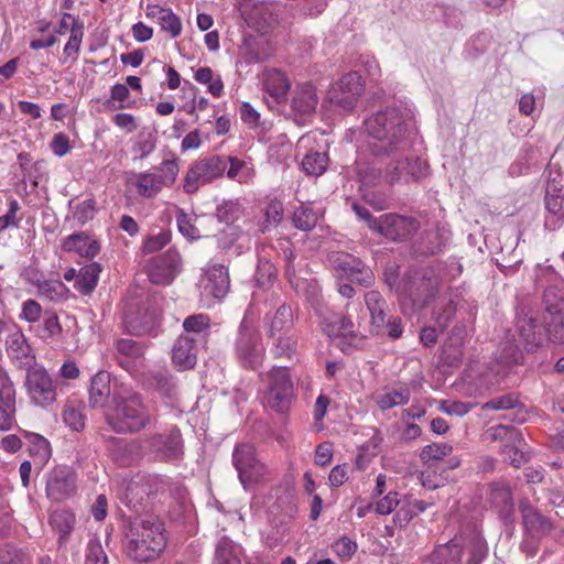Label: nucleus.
<instances>
[{
  "label": "nucleus",
  "instance_id": "nucleus-1",
  "mask_svg": "<svg viewBox=\"0 0 564 564\" xmlns=\"http://www.w3.org/2000/svg\"><path fill=\"white\" fill-rule=\"evenodd\" d=\"M411 117L405 108L389 106L365 120L367 133L376 141L369 143L371 155H393L399 149H408L406 131Z\"/></svg>",
  "mask_w": 564,
  "mask_h": 564
},
{
  "label": "nucleus",
  "instance_id": "nucleus-2",
  "mask_svg": "<svg viewBox=\"0 0 564 564\" xmlns=\"http://www.w3.org/2000/svg\"><path fill=\"white\" fill-rule=\"evenodd\" d=\"M166 545L163 523L152 514L133 518L126 531L127 556L140 563L155 560Z\"/></svg>",
  "mask_w": 564,
  "mask_h": 564
},
{
  "label": "nucleus",
  "instance_id": "nucleus-3",
  "mask_svg": "<svg viewBox=\"0 0 564 564\" xmlns=\"http://www.w3.org/2000/svg\"><path fill=\"white\" fill-rule=\"evenodd\" d=\"M107 424L116 433H138L153 421V415L141 395L128 389L113 391V398L105 412Z\"/></svg>",
  "mask_w": 564,
  "mask_h": 564
},
{
  "label": "nucleus",
  "instance_id": "nucleus-4",
  "mask_svg": "<svg viewBox=\"0 0 564 564\" xmlns=\"http://www.w3.org/2000/svg\"><path fill=\"white\" fill-rule=\"evenodd\" d=\"M488 552L485 540L477 533L455 536L426 556L425 564H480Z\"/></svg>",
  "mask_w": 564,
  "mask_h": 564
},
{
  "label": "nucleus",
  "instance_id": "nucleus-5",
  "mask_svg": "<svg viewBox=\"0 0 564 564\" xmlns=\"http://www.w3.org/2000/svg\"><path fill=\"white\" fill-rule=\"evenodd\" d=\"M406 149H399L393 155H372L384 166L383 180L389 185L420 182L429 174V164L417 156L405 155Z\"/></svg>",
  "mask_w": 564,
  "mask_h": 564
},
{
  "label": "nucleus",
  "instance_id": "nucleus-6",
  "mask_svg": "<svg viewBox=\"0 0 564 564\" xmlns=\"http://www.w3.org/2000/svg\"><path fill=\"white\" fill-rule=\"evenodd\" d=\"M232 464L238 473L240 484L247 491L264 486L270 479L271 471L258 457L252 444L236 445L232 452Z\"/></svg>",
  "mask_w": 564,
  "mask_h": 564
},
{
  "label": "nucleus",
  "instance_id": "nucleus-7",
  "mask_svg": "<svg viewBox=\"0 0 564 564\" xmlns=\"http://www.w3.org/2000/svg\"><path fill=\"white\" fill-rule=\"evenodd\" d=\"M441 276L433 268H422L406 274L399 293L412 302L413 307L424 308L440 291Z\"/></svg>",
  "mask_w": 564,
  "mask_h": 564
},
{
  "label": "nucleus",
  "instance_id": "nucleus-8",
  "mask_svg": "<svg viewBox=\"0 0 564 564\" xmlns=\"http://www.w3.org/2000/svg\"><path fill=\"white\" fill-rule=\"evenodd\" d=\"M235 354L242 367L252 370L259 368L264 359L265 348L262 345L260 333L245 321L239 326Z\"/></svg>",
  "mask_w": 564,
  "mask_h": 564
},
{
  "label": "nucleus",
  "instance_id": "nucleus-9",
  "mask_svg": "<svg viewBox=\"0 0 564 564\" xmlns=\"http://www.w3.org/2000/svg\"><path fill=\"white\" fill-rule=\"evenodd\" d=\"M268 383L264 401L268 406L276 412H284L294 393L290 370L286 367H274L264 379Z\"/></svg>",
  "mask_w": 564,
  "mask_h": 564
},
{
  "label": "nucleus",
  "instance_id": "nucleus-10",
  "mask_svg": "<svg viewBox=\"0 0 564 564\" xmlns=\"http://www.w3.org/2000/svg\"><path fill=\"white\" fill-rule=\"evenodd\" d=\"M147 453L153 460L171 463L184 455L183 438L180 429L173 426L163 433H155L144 440Z\"/></svg>",
  "mask_w": 564,
  "mask_h": 564
},
{
  "label": "nucleus",
  "instance_id": "nucleus-11",
  "mask_svg": "<svg viewBox=\"0 0 564 564\" xmlns=\"http://www.w3.org/2000/svg\"><path fill=\"white\" fill-rule=\"evenodd\" d=\"M24 388L31 402L36 406L47 408L56 401V384L46 369L39 364L26 369Z\"/></svg>",
  "mask_w": 564,
  "mask_h": 564
},
{
  "label": "nucleus",
  "instance_id": "nucleus-12",
  "mask_svg": "<svg viewBox=\"0 0 564 564\" xmlns=\"http://www.w3.org/2000/svg\"><path fill=\"white\" fill-rule=\"evenodd\" d=\"M227 170L225 156L212 155L194 163L186 173L183 188L187 194L198 191L200 185L221 177Z\"/></svg>",
  "mask_w": 564,
  "mask_h": 564
},
{
  "label": "nucleus",
  "instance_id": "nucleus-13",
  "mask_svg": "<svg viewBox=\"0 0 564 564\" xmlns=\"http://www.w3.org/2000/svg\"><path fill=\"white\" fill-rule=\"evenodd\" d=\"M543 330L546 344H564V300L557 296L556 290L550 288L543 295Z\"/></svg>",
  "mask_w": 564,
  "mask_h": 564
},
{
  "label": "nucleus",
  "instance_id": "nucleus-14",
  "mask_svg": "<svg viewBox=\"0 0 564 564\" xmlns=\"http://www.w3.org/2000/svg\"><path fill=\"white\" fill-rule=\"evenodd\" d=\"M279 6L267 1H247L242 15L249 28L262 34L269 33L279 24Z\"/></svg>",
  "mask_w": 564,
  "mask_h": 564
},
{
  "label": "nucleus",
  "instance_id": "nucleus-15",
  "mask_svg": "<svg viewBox=\"0 0 564 564\" xmlns=\"http://www.w3.org/2000/svg\"><path fill=\"white\" fill-rule=\"evenodd\" d=\"M516 328L528 351L546 345L543 319L540 322L536 313L531 308L523 306L518 311L516 315Z\"/></svg>",
  "mask_w": 564,
  "mask_h": 564
},
{
  "label": "nucleus",
  "instance_id": "nucleus-16",
  "mask_svg": "<svg viewBox=\"0 0 564 564\" xmlns=\"http://www.w3.org/2000/svg\"><path fill=\"white\" fill-rule=\"evenodd\" d=\"M154 490V478L151 475L137 474L121 481L118 498L128 508L138 510Z\"/></svg>",
  "mask_w": 564,
  "mask_h": 564
},
{
  "label": "nucleus",
  "instance_id": "nucleus-17",
  "mask_svg": "<svg viewBox=\"0 0 564 564\" xmlns=\"http://www.w3.org/2000/svg\"><path fill=\"white\" fill-rule=\"evenodd\" d=\"M492 441H503L502 455L511 465L519 467L525 462V455L521 449L523 443L522 435L519 430L509 425H497L488 431Z\"/></svg>",
  "mask_w": 564,
  "mask_h": 564
},
{
  "label": "nucleus",
  "instance_id": "nucleus-18",
  "mask_svg": "<svg viewBox=\"0 0 564 564\" xmlns=\"http://www.w3.org/2000/svg\"><path fill=\"white\" fill-rule=\"evenodd\" d=\"M420 229V223L409 216L399 214H384L379 218L376 232L392 241L404 240L412 237Z\"/></svg>",
  "mask_w": 564,
  "mask_h": 564
},
{
  "label": "nucleus",
  "instance_id": "nucleus-19",
  "mask_svg": "<svg viewBox=\"0 0 564 564\" xmlns=\"http://www.w3.org/2000/svg\"><path fill=\"white\" fill-rule=\"evenodd\" d=\"M181 257L175 249H169L152 258L147 265V274L153 284H170L180 270Z\"/></svg>",
  "mask_w": 564,
  "mask_h": 564
},
{
  "label": "nucleus",
  "instance_id": "nucleus-20",
  "mask_svg": "<svg viewBox=\"0 0 564 564\" xmlns=\"http://www.w3.org/2000/svg\"><path fill=\"white\" fill-rule=\"evenodd\" d=\"M364 90L361 77L356 72H349L341 76L336 86L329 91V100L346 109L351 110L355 108L357 98Z\"/></svg>",
  "mask_w": 564,
  "mask_h": 564
},
{
  "label": "nucleus",
  "instance_id": "nucleus-21",
  "mask_svg": "<svg viewBox=\"0 0 564 564\" xmlns=\"http://www.w3.org/2000/svg\"><path fill=\"white\" fill-rule=\"evenodd\" d=\"M46 496L53 501L69 498L76 490V475L66 466H57L51 470L46 479Z\"/></svg>",
  "mask_w": 564,
  "mask_h": 564
},
{
  "label": "nucleus",
  "instance_id": "nucleus-22",
  "mask_svg": "<svg viewBox=\"0 0 564 564\" xmlns=\"http://www.w3.org/2000/svg\"><path fill=\"white\" fill-rule=\"evenodd\" d=\"M6 349L9 358L17 368L26 370L36 365L35 355L20 329H14L8 335Z\"/></svg>",
  "mask_w": 564,
  "mask_h": 564
},
{
  "label": "nucleus",
  "instance_id": "nucleus-23",
  "mask_svg": "<svg viewBox=\"0 0 564 564\" xmlns=\"http://www.w3.org/2000/svg\"><path fill=\"white\" fill-rule=\"evenodd\" d=\"M230 288L228 269L223 264L210 265L200 280L202 294L221 300Z\"/></svg>",
  "mask_w": 564,
  "mask_h": 564
},
{
  "label": "nucleus",
  "instance_id": "nucleus-24",
  "mask_svg": "<svg viewBox=\"0 0 564 564\" xmlns=\"http://www.w3.org/2000/svg\"><path fill=\"white\" fill-rule=\"evenodd\" d=\"M156 317V310L148 303L143 305L142 311L139 304H129L124 312L126 327L138 336L151 330Z\"/></svg>",
  "mask_w": 564,
  "mask_h": 564
},
{
  "label": "nucleus",
  "instance_id": "nucleus-25",
  "mask_svg": "<svg viewBox=\"0 0 564 564\" xmlns=\"http://www.w3.org/2000/svg\"><path fill=\"white\" fill-rule=\"evenodd\" d=\"M109 441L112 442L111 457L121 467L140 462L144 455L143 444L139 440L124 441L110 437Z\"/></svg>",
  "mask_w": 564,
  "mask_h": 564
},
{
  "label": "nucleus",
  "instance_id": "nucleus-26",
  "mask_svg": "<svg viewBox=\"0 0 564 564\" xmlns=\"http://www.w3.org/2000/svg\"><path fill=\"white\" fill-rule=\"evenodd\" d=\"M263 325L267 337L291 333L294 325V312L291 305L282 303L273 314H265Z\"/></svg>",
  "mask_w": 564,
  "mask_h": 564
},
{
  "label": "nucleus",
  "instance_id": "nucleus-27",
  "mask_svg": "<svg viewBox=\"0 0 564 564\" xmlns=\"http://www.w3.org/2000/svg\"><path fill=\"white\" fill-rule=\"evenodd\" d=\"M549 215L545 217V228L556 230L564 223V197L554 184H549L544 197Z\"/></svg>",
  "mask_w": 564,
  "mask_h": 564
},
{
  "label": "nucleus",
  "instance_id": "nucleus-28",
  "mask_svg": "<svg viewBox=\"0 0 564 564\" xmlns=\"http://www.w3.org/2000/svg\"><path fill=\"white\" fill-rule=\"evenodd\" d=\"M172 360L182 370L192 369L197 361L195 341L187 335L180 336L172 349Z\"/></svg>",
  "mask_w": 564,
  "mask_h": 564
},
{
  "label": "nucleus",
  "instance_id": "nucleus-29",
  "mask_svg": "<svg viewBox=\"0 0 564 564\" xmlns=\"http://www.w3.org/2000/svg\"><path fill=\"white\" fill-rule=\"evenodd\" d=\"M111 376L108 371H98L90 380L89 404L91 408H104L113 391L110 386Z\"/></svg>",
  "mask_w": 564,
  "mask_h": 564
},
{
  "label": "nucleus",
  "instance_id": "nucleus-30",
  "mask_svg": "<svg viewBox=\"0 0 564 564\" xmlns=\"http://www.w3.org/2000/svg\"><path fill=\"white\" fill-rule=\"evenodd\" d=\"M62 247L67 252H76L80 257L90 259L95 258L100 251V246L97 240L84 232L69 235L63 240Z\"/></svg>",
  "mask_w": 564,
  "mask_h": 564
},
{
  "label": "nucleus",
  "instance_id": "nucleus-31",
  "mask_svg": "<svg viewBox=\"0 0 564 564\" xmlns=\"http://www.w3.org/2000/svg\"><path fill=\"white\" fill-rule=\"evenodd\" d=\"M523 524L527 531L532 535H544L552 531L553 524L550 519L544 517L533 506L522 502L520 505Z\"/></svg>",
  "mask_w": 564,
  "mask_h": 564
},
{
  "label": "nucleus",
  "instance_id": "nucleus-32",
  "mask_svg": "<svg viewBox=\"0 0 564 564\" xmlns=\"http://www.w3.org/2000/svg\"><path fill=\"white\" fill-rule=\"evenodd\" d=\"M365 303L370 314V327L382 328L384 321L390 317L389 304L382 294L376 290L365 293Z\"/></svg>",
  "mask_w": 564,
  "mask_h": 564
},
{
  "label": "nucleus",
  "instance_id": "nucleus-33",
  "mask_svg": "<svg viewBox=\"0 0 564 564\" xmlns=\"http://www.w3.org/2000/svg\"><path fill=\"white\" fill-rule=\"evenodd\" d=\"M263 88L267 94L275 101L281 102L285 99L290 89V80L279 69H268L264 72Z\"/></svg>",
  "mask_w": 564,
  "mask_h": 564
},
{
  "label": "nucleus",
  "instance_id": "nucleus-34",
  "mask_svg": "<svg viewBox=\"0 0 564 564\" xmlns=\"http://www.w3.org/2000/svg\"><path fill=\"white\" fill-rule=\"evenodd\" d=\"M318 102L315 88L308 84L300 85L292 98V109L300 116H306L314 112Z\"/></svg>",
  "mask_w": 564,
  "mask_h": 564
},
{
  "label": "nucleus",
  "instance_id": "nucleus-35",
  "mask_svg": "<svg viewBox=\"0 0 564 564\" xmlns=\"http://www.w3.org/2000/svg\"><path fill=\"white\" fill-rule=\"evenodd\" d=\"M270 340V352L274 358L292 359L297 350V336L293 333L275 334L268 337Z\"/></svg>",
  "mask_w": 564,
  "mask_h": 564
},
{
  "label": "nucleus",
  "instance_id": "nucleus-36",
  "mask_svg": "<svg viewBox=\"0 0 564 564\" xmlns=\"http://www.w3.org/2000/svg\"><path fill=\"white\" fill-rule=\"evenodd\" d=\"M355 172L362 192L378 185L383 178L381 167L362 159L356 160Z\"/></svg>",
  "mask_w": 564,
  "mask_h": 564
},
{
  "label": "nucleus",
  "instance_id": "nucleus-37",
  "mask_svg": "<svg viewBox=\"0 0 564 564\" xmlns=\"http://www.w3.org/2000/svg\"><path fill=\"white\" fill-rule=\"evenodd\" d=\"M242 549L228 538L219 540L215 552V564H241Z\"/></svg>",
  "mask_w": 564,
  "mask_h": 564
},
{
  "label": "nucleus",
  "instance_id": "nucleus-38",
  "mask_svg": "<svg viewBox=\"0 0 564 564\" xmlns=\"http://www.w3.org/2000/svg\"><path fill=\"white\" fill-rule=\"evenodd\" d=\"M100 272L101 265L97 262H91L83 267L75 281L76 290L83 294L91 293L97 285Z\"/></svg>",
  "mask_w": 564,
  "mask_h": 564
},
{
  "label": "nucleus",
  "instance_id": "nucleus-39",
  "mask_svg": "<svg viewBox=\"0 0 564 564\" xmlns=\"http://www.w3.org/2000/svg\"><path fill=\"white\" fill-rule=\"evenodd\" d=\"M334 270L340 278L349 280V278L362 268V261L350 253L337 252L330 257Z\"/></svg>",
  "mask_w": 564,
  "mask_h": 564
},
{
  "label": "nucleus",
  "instance_id": "nucleus-40",
  "mask_svg": "<svg viewBox=\"0 0 564 564\" xmlns=\"http://www.w3.org/2000/svg\"><path fill=\"white\" fill-rule=\"evenodd\" d=\"M319 213L310 205L301 204L292 215L293 226L302 231H311L318 223Z\"/></svg>",
  "mask_w": 564,
  "mask_h": 564
},
{
  "label": "nucleus",
  "instance_id": "nucleus-41",
  "mask_svg": "<svg viewBox=\"0 0 564 564\" xmlns=\"http://www.w3.org/2000/svg\"><path fill=\"white\" fill-rule=\"evenodd\" d=\"M491 503L505 512L512 509V495L509 486L503 481H494L489 485Z\"/></svg>",
  "mask_w": 564,
  "mask_h": 564
},
{
  "label": "nucleus",
  "instance_id": "nucleus-42",
  "mask_svg": "<svg viewBox=\"0 0 564 564\" xmlns=\"http://www.w3.org/2000/svg\"><path fill=\"white\" fill-rule=\"evenodd\" d=\"M137 192L140 196L151 198L164 187L156 172L140 173L135 181Z\"/></svg>",
  "mask_w": 564,
  "mask_h": 564
},
{
  "label": "nucleus",
  "instance_id": "nucleus-43",
  "mask_svg": "<svg viewBox=\"0 0 564 564\" xmlns=\"http://www.w3.org/2000/svg\"><path fill=\"white\" fill-rule=\"evenodd\" d=\"M328 166L326 152L310 151L302 159V169L307 175L319 176Z\"/></svg>",
  "mask_w": 564,
  "mask_h": 564
},
{
  "label": "nucleus",
  "instance_id": "nucleus-44",
  "mask_svg": "<svg viewBox=\"0 0 564 564\" xmlns=\"http://www.w3.org/2000/svg\"><path fill=\"white\" fill-rule=\"evenodd\" d=\"M229 167L227 170V177L238 181L239 183H247L254 174L253 169L247 162L238 160L234 156H225Z\"/></svg>",
  "mask_w": 564,
  "mask_h": 564
},
{
  "label": "nucleus",
  "instance_id": "nucleus-45",
  "mask_svg": "<svg viewBox=\"0 0 564 564\" xmlns=\"http://www.w3.org/2000/svg\"><path fill=\"white\" fill-rule=\"evenodd\" d=\"M467 334L464 325H455L454 328L451 330V334L448 335L445 347L446 349H452L453 352L448 354V358H452L453 360H458L462 355V347L465 344Z\"/></svg>",
  "mask_w": 564,
  "mask_h": 564
},
{
  "label": "nucleus",
  "instance_id": "nucleus-46",
  "mask_svg": "<svg viewBox=\"0 0 564 564\" xmlns=\"http://www.w3.org/2000/svg\"><path fill=\"white\" fill-rule=\"evenodd\" d=\"M453 446L447 443H433L422 448L420 457L424 464H431L451 455Z\"/></svg>",
  "mask_w": 564,
  "mask_h": 564
},
{
  "label": "nucleus",
  "instance_id": "nucleus-47",
  "mask_svg": "<svg viewBox=\"0 0 564 564\" xmlns=\"http://www.w3.org/2000/svg\"><path fill=\"white\" fill-rule=\"evenodd\" d=\"M243 208L240 203L227 200L217 207L216 217L220 223L235 224L241 218Z\"/></svg>",
  "mask_w": 564,
  "mask_h": 564
},
{
  "label": "nucleus",
  "instance_id": "nucleus-48",
  "mask_svg": "<svg viewBox=\"0 0 564 564\" xmlns=\"http://www.w3.org/2000/svg\"><path fill=\"white\" fill-rule=\"evenodd\" d=\"M410 400L409 389L393 390L391 392L379 395L377 399L378 406L386 411L393 406L406 404Z\"/></svg>",
  "mask_w": 564,
  "mask_h": 564
},
{
  "label": "nucleus",
  "instance_id": "nucleus-49",
  "mask_svg": "<svg viewBox=\"0 0 564 564\" xmlns=\"http://www.w3.org/2000/svg\"><path fill=\"white\" fill-rule=\"evenodd\" d=\"M273 54V48L265 40H260L254 44H249L246 52V61L248 63H262L270 58Z\"/></svg>",
  "mask_w": 564,
  "mask_h": 564
},
{
  "label": "nucleus",
  "instance_id": "nucleus-50",
  "mask_svg": "<svg viewBox=\"0 0 564 564\" xmlns=\"http://www.w3.org/2000/svg\"><path fill=\"white\" fill-rule=\"evenodd\" d=\"M51 524L57 529L62 538L68 535L74 529L75 518L73 513L66 510L54 511L51 514Z\"/></svg>",
  "mask_w": 564,
  "mask_h": 564
},
{
  "label": "nucleus",
  "instance_id": "nucleus-51",
  "mask_svg": "<svg viewBox=\"0 0 564 564\" xmlns=\"http://www.w3.org/2000/svg\"><path fill=\"white\" fill-rule=\"evenodd\" d=\"M264 223L261 225L260 231L265 232L271 226H276L281 223L283 217V205L281 202L271 200L264 210Z\"/></svg>",
  "mask_w": 564,
  "mask_h": 564
},
{
  "label": "nucleus",
  "instance_id": "nucleus-52",
  "mask_svg": "<svg viewBox=\"0 0 564 564\" xmlns=\"http://www.w3.org/2000/svg\"><path fill=\"white\" fill-rule=\"evenodd\" d=\"M153 172L158 173V176L164 187L172 186L178 174V164L175 159L165 160L161 165L154 169Z\"/></svg>",
  "mask_w": 564,
  "mask_h": 564
},
{
  "label": "nucleus",
  "instance_id": "nucleus-53",
  "mask_svg": "<svg viewBox=\"0 0 564 564\" xmlns=\"http://www.w3.org/2000/svg\"><path fill=\"white\" fill-rule=\"evenodd\" d=\"M0 406L15 411V389L7 375L0 378Z\"/></svg>",
  "mask_w": 564,
  "mask_h": 564
},
{
  "label": "nucleus",
  "instance_id": "nucleus-54",
  "mask_svg": "<svg viewBox=\"0 0 564 564\" xmlns=\"http://www.w3.org/2000/svg\"><path fill=\"white\" fill-rule=\"evenodd\" d=\"M256 281L258 285L268 288L275 279V267L269 260H259L257 265Z\"/></svg>",
  "mask_w": 564,
  "mask_h": 564
},
{
  "label": "nucleus",
  "instance_id": "nucleus-55",
  "mask_svg": "<svg viewBox=\"0 0 564 564\" xmlns=\"http://www.w3.org/2000/svg\"><path fill=\"white\" fill-rule=\"evenodd\" d=\"M382 328H371V332L376 335H387L391 339H398L402 336L403 327L402 321L398 316H390L384 322Z\"/></svg>",
  "mask_w": 564,
  "mask_h": 564
},
{
  "label": "nucleus",
  "instance_id": "nucleus-56",
  "mask_svg": "<svg viewBox=\"0 0 564 564\" xmlns=\"http://www.w3.org/2000/svg\"><path fill=\"white\" fill-rule=\"evenodd\" d=\"M176 221L180 232L191 239H198L200 237L199 230L193 224L191 216H188L184 210L180 209L176 214Z\"/></svg>",
  "mask_w": 564,
  "mask_h": 564
},
{
  "label": "nucleus",
  "instance_id": "nucleus-57",
  "mask_svg": "<svg viewBox=\"0 0 564 564\" xmlns=\"http://www.w3.org/2000/svg\"><path fill=\"white\" fill-rule=\"evenodd\" d=\"M84 37V23L75 22L74 28H72V34L64 47V54L67 56L78 54L82 45V41Z\"/></svg>",
  "mask_w": 564,
  "mask_h": 564
},
{
  "label": "nucleus",
  "instance_id": "nucleus-58",
  "mask_svg": "<svg viewBox=\"0 0 564 564\" xmlns=\"http://www.w3.org/2000/svg\"><path fill=\"white\" fill-rule=\"evenodd\" d=\"M170 240V231L162 230L158 235H151L144 240L142 251L144 253H154L164 248Z\"/></svg>",
  "mask_w": 564,
  "mask_h": 564
},
{
  "label": "nucleus",
  "instance_id": "nucleus-59",
  "mask_svg": "<svg viewBox=\"0 0 564 564\" xmlns=\"http://www.w3.org/2000/svg\"><path fill=\"white\" fill-rule=\"evenodd\" d=\"M519 404V399L514 393H507L487 401L484 405V410H509L513 409Z\"/></svg>",
  "mask_w": 564,
  "mask_h": 564
},
{
  "label": "nucleus",
  "instance_id": "nucleus-60",
  "mask_svg": "<svg viewBox=\"0 0 564 564\" xmlns=\"http://www.w3.org/2000/svg\"><path fill=\"white\" fill-rule=\"evenodd\" d=\"M63 420L74 431H82L85 427V420L82 412L73 404H67L63 411Z\"/></svg>",
  "mask_w": 564,
  "mask_h": 564
},
{
  "label": "nucleus",
  "instance_id": "nucleus-61",
  "mask_svg": "<svg viewBox=\"0 0 564 564\" xmlns=\"http://www.w3.org/2000/svg\"><path fill=\"white\" fill-rule=\"evenodd\" d=\"M117 350L124 357L135 359L142 356L143 345L133 339L122 338L117 341Z\"/></svg>",
  "mask_w": 564,
  "mask_h": 564
},
{
  "label": "nucleus",
  "instance_id": "nucleus-62",
  "mask_svg": "<svg viewBox=\"0 0 564 564\" xmlns=\"http://www.w3.org/2000/svg\"><path fill=\"white\" fill-rule=\"evenodd\" d=\"M159 24L162 30L169 32L172 37H177L182 32L181 19L171 9L160 18Z\"/></svg>",
  "mask_w": 564,
  "mask_h": 564
},
{
  "label": "nucleus",
  "instance_id": "nucleus-63",
  "mask_svg": "<svg viewBox=\"0 0 564 564\" xmlns=\"http://www.w3.org/2000/svg\"><path fill=\"white\" fill-rule=\"evenodd\" d=\"M183 327L187 333H203L209 327V317L205 314L187 316L183 322Z\"/></svg>",
  "mask_w": 564,
  "mask_h": 564
},
{
  "label": "nucleus",
  "instance_id": "nucleus-64",
  "mask_svg": "<svg viewBox=\"0 0 564 564\" xmlns=\"http://www.w3.org/2000/svg\"><path fill=\"white\" fill-rule=\"evenodd\" d=\"M85 564H108L107 555L99 542L88 543Z\"/></svg>",
  "mask_w": 564,
  "mask_h": 564
}]
</instances>
